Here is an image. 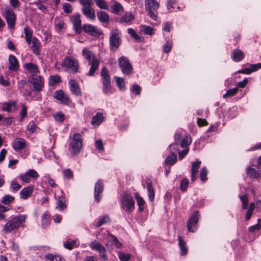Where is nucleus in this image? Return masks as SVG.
<instances>
[{
    "label": "nucleus",
    "mask_w": 261,
    "mask_h": 261,
    "mask_svg": "<svg viewBox=\"0 0 261 261\" xmlns=\"http://www.w3.org/2000/svg\"><path fill=\"white\" fill-rule=\"evenodd\" d=\"M207 169L206 167L201 169L200 173V178L201 181H204L207 180Z\"/></svg>",
    "instance_id": "obj_53"
},
{
    "label": "nucleus",
    "mask_w": 261,
    "mask_h": 261,
    "mask_svg": "<svg viewBox=\"0 0 261 261\" xmlns=\"http://www.w3.org/2000/svg\"><path fill=\"white\" fill-rule=\"evenodd\" d=\"M121 207L127 212H132L135 208V202L130 195L128 194H124L121 200Z\"/></svg>",
    "instance_id": "obj_8"
},
{
    "label": "nucleus",
    "mask_w": 261,
    "mask_h": 261,
    "mask_svg": "<svg viewBox=\"0 0 261 261\" xmlns=\"http://www.w3.org/2000/svg\"><path fill=\"white\" fill-rule=\"evenodd\" d=\"M14 197L10 195H6L2 197V202L4 204H9L14 200Z\"/></svg>",
    "instance_id": "obj_40"
},
{
    "label": "nucleus",
    "mask_w": 261,
    "mask_h": 261,
    "mask_svg": "<svg viewBox=\"0 0 261 261\" xmlns=\"http://www.w3.org/2000/svg\"><path fill=\"white\" fill-rule=\"evenodd\" d=\"M110 48L111 50L116 51L119 48L121 44V38L118 30H113L110 34Z\"/></svg>",
    "instance_id": "obj_5"
},
{
    "label": "nucleus",
    "mask_w": 261,
    "mask_h": 261,
    "mask_svg": "<svg viewBox=\"0 0 261 261\" xmlns=\"http://www.w3.org/2000/svg\"><path fill=\"white\" fill-rule=\"evenodd\" d=\"M65 198L63 196H61L58 201L57 208L60 210L66 208V205L65 204Z\"/></svg>",
    "instance_id": "obj_44"
},
{
    "label": "nucleus",
    "mask_w": 261,
    "mask_h": 261,
    "mask_svg": "<svg viewBox=\"0 0 261 261\" xmlns=\"http://www.w3.org/2000/svg\"><path fill=\"white\" fill-rule=\"evenodd\" d=\"M70 21L73 24V28L76 34H80L82 32V20L79 13L72 15L70 17Z\"/></svg>",
    "instance_id": "obj_10"
},
{
    "label": "nucleus",
    "mask_w": 261,
    "mask_h": 261,
    "mask_svg": "<svg viewBox=\"0 0 261 261\" xmlns=\"http://www.w3.org/2000/svg\"><path fill=\"white\" fill-rule=\"evenodd\" d=\"M90 246L92 249L98 251L99 253H103L106 251L105 247L97 241L92 242Z\"/></svg>",
    "instance_id": "obj_21"
},
{
    "label": "nucleus",
    "mask_w": 261,
    "mask_h": 261,
    "mask_svg": "<svg viewBox=\"0 0 261 261\" xmlns=\"http://www.w3.org/2000/svg\"><path fill=\"white\" fill-rule=\"evenodd\" d=\"M30 83L33 86V91L39 92L41 91L44 86L43 77L37 74H33L30 80Z\"/></svg>",
    "instance_id": "obj_9"
},
{
    "label": "nucleus",
    "mask_w": 261,
    "mask_h": 261,
    "mask_svg": "<svg viewBox=\"0 0 261 261\" xmlns=\"http://www.w3.org/2000/svg\"><path fill=\"white\" fill-rule=\"evenodd\" d=\"M98 20L102 22L108 23L110 21L109 16L108 13L104 11H99L97 13Z\"/></svg>",
    "instance_id": "obj_26"
},
{
    "label": "nucleus",
    "mask_w": 261,
    "mask_h": 261,
    "mask_svg": "<svg viewBox=\"0 0 261 261\" xmlns=\"http://www.w3.org/2000/svg\"><path fill=\"white\" fill-rule=\"evenodd\" d=\"M238 92V87H235L232 89H229L226 91L225 94L223 95L224 98H226L229 97L234 95Z\"/></svg>",
    "instance_id": "obj_36"
},
{
    "label": "nucleus",
    "mask_w": 261,
    "mask_h": 261,
    "mask_svg": "<svg viewBox=\"0 0 261 261\" xmlns=\"http://www.w3.org/2000/svg\"><path fill=\"white\" fill-rule=\"evenodd\" d=\"M245 57V55L243 51L241 50L237 49L233 51L232 59L234 62H240Z\"/></svg>",
    "instance_id": "obj_22"
},
{
    "label": "nucleus",
    "mask_w": 261,
    "mask_h": 261,
    "mask_svg": "<svg viewBox=\"0 0 261 261\" xmlns=\"http://www.w3.org/2000/svg\"><path fill=\"white\" fill-rule=\"evenodd\" d=\"M191 142H192V139H191V137L188 136H187L182 139L181 143V145H180L181 147L182 148H185L187 146H188V145H189L191 143Z\"/></svg>",
    "instance_id": "obj_47"
},
{
    "label": "nucleus",
    "mask_w": 261,
    "mask_h": 261,
    "mask_svg": "<svg viewBox=\"0 0 261 261\" xmlns=\"http://www.w3.org/2000/svg\"><path fill=\"white\" fill-rule=\"evenodd\" d=\"M61 77L59 75H51L49 78V85L54 86L58 83L61 82Z\"/></svg>",
    "instance_id": "obj_39"
},
{
    "label": "nucleus",
    "mask_w": 261,
    "mask_h": 261,
    "mask_svg": "<svg viewBox=\"0 0 261 261\" xmlns=\"http://www.w3.org/2000/svg\"><path fill=\"white\" fill-rule=\"evenodd\" d=\"M76 241L75 240H73L71 242H67L64 243V246L65 248H66L69 250H71L73 248V246H76Z\"/></svg>",
    "instance_id": "obj_59"
},
{
    "label": "nucleus",
    "mask_w": 261,
    "mask_h": 261,
    "mask_svg": "<svg viewBox=\"0 0 261 261\" xmlns=\"http://www.w3.org/2000/svg\"><path fill=\"white\" fill-rule=\"evenodd\" d=\"M27 147L26 141L21 138H16L13 142V148L16 152H20Z\"/></svg>",
    "instance_id": "obj_17"
},
{
    "label": "nucleus",
    "mask_w": 261,
    "mask_h": 261,
    "mask_svg": "<svg viewBox=\"0 0 261 261\" xmlns=\"http://www.w3.org/2000/svg\"><path fill=\"white\" fill-rule=\"evenodd\" d=\"M135 197H136V198L137 200V204H138V206H139V210L140 212H142L144 208L143 207V205L145 203V201L141 197L138 195L137 194L136 195Z\"/></svg>",
    "instance_id": "obj_41"
},
{
    "label": "nucleus",
    "mask_w": 261,
    "mask_h": 261,
    "mask_svg": "<svg viewBox=\"0 0 261 261\" xmlns=\"http://www.w3.org/2000/svg\"><path fill=\"white\" fill-rule=\"evenodd\" d=\"M62 67L71 70L72 72H77L79 70V61L72 57H66L63 61Z\"/></svg>",
    "instance_id": "obj_6"
},
{
    "label": "nucleus",
    "mask_w": 261,
    "mask_h": 261,
    "mask_svg": "<svg viewBox=\"0 0 261 261\" xmlns=\"http://www.w3.org/2000/svg\"><path fill=\"white\" fill-rule=\"evenodd\" d=\"M239 197L241 199V201L242 203V208L244 210H245L247 208L248 205V196L246 194H244L243 195H240Z\"/></svg>",
    "instance_id": "obj_35"
},
{
    "label": "nucleus",
    "mask_w": 261,
    "mask_h": 261,
    "mask_svg": "<svg viewBox=\"0 0 261 261\" xmlns=\"http://www.w3.org/2000/svg\"><path fill=\"white\" fill-rule=\"evenodd\" d=\"M134 16L132 13H125L123 16L120 18L121 22H129L134 19Z\"/></svg>",
    "instance_id": "obj_45"
},
{
    "label": "nucleus",
    "mask_w": 261,
    "mask_h": 261,
    "mask_svg": "<svg viewBox=\"0 0 261 261\" xmlns=\"http://www.w3.org/2000/svg\"><path fill=\"white\" fill-rule=\"evenodd\" d=\"M92 4L82 5V12L87 18L94 20L95 19V14L94 9L92 7Z\"/></svg>",
    "instance_id": "obj_12"
},
{
    "label": "nucleus",
    "mask_w": 261,
    "mask_h": 261,
    "mask_svg": "<svg viewBox=\"0 0 261 261\" xmlns=\"http://www.w3.org/2000/svg\"><path fill=\"white\" fill-rule=\"evenodd\" d=\"M20 115L21 116L20 121H22L23 117L27 115V107L24 105H22V109L20 113Z\"/></svg>",
    "instance_id": "obj_63"
},
{
    "label": "nucleus",
    "mask_w": 261,
    "mask_h": 261,
    "mask_svg": "<svg viewBox=\"0 0 261 261\" xmlns=\"http://www.w3.org/2000/svg\"><path fill=\"white\" fill-rule=\"evenodd\" d=\"M177 161V156L175 153H171V155L167 156L165 162L166 164L172 165Z\"/></svg>",
    "instance_id": "obj_34"
},
{
    "label": "nucleus",
    "mask_w": 261,
    "mask_h": 261,
    "mask_svg": "<svg viewBox=\"0 0 261 261\" xmlns=\"http://www.w3.org/2000/svg\"><path fill=\"white\" fill-rule=\"evenodd\" d=\"M119 67L122 73L125 75H129L133 72V68L128 59L125 57L122 56L118 59Z\"/></svg>",
    "instance_id": "obj_7"
},
{
    "label": "nucleus",
    "mask_w": 261,
    "mask_h": 261,
    "mask_svg": "<svg viewBox=\"0 0 261 261\" xmlns=\"http://www.w3.org/2000/svg\"><path fill=\"white\" fill-rule=\"evenodd\" d=\"M103 120V114L101 113H97L93 117L91 121V124L95 126H98Z\"/></svg>",
    "instance_id": "obj_23"
},
{
    "label": "nucleus",
    "mask_w": 261,
    "mask_h": 261,
    "mask_svg": "<svg viewBox=\"0 0 261 261\" xmlns=\"http://www.w3.org/2000/svg\"><path fill=\"white\" fill-rule=\"evenodd\" d=\"M5 18L8 26L10 29H14L15 25L16 15L10 8L6 9Z\"/></svg>",
    "instance_id": "obj_11"
},
{
    "label": "nucleus",
    "mask_w": 261,
    "mask_h": 261,
    "mask_svg": "<svg viewBox=\"0 0 261 261\" xmlns=\"http://www.w3.org/2000/svg\"><path fill=\"white\" fill-rule=\"evenodd\" d=\"M109 237L110 238V241L112 245L116 246L117 248H120L121 247L122 244L116 237L112 234H110Z\"/></svg>",
    "instance_id": "obj_37"
},
{
    "label": "nucleus",
    "mask_w": 261,
    "mask_h": 261,
    "mask_svg": "<svg viewBox=\"0 0 261 261\" xmlns=\"http://www.w3.org/2000/svg\"><path fill=\"white\" fill-rule=\"evenodd\" d=\"M16 102L14 101H9L5 102L2 107V110L8 112H12L16 108Z\"/></svg>",
    "instance_id": "obj_30"
},
{
    "label": "nucleus",
    "mask_w": 261,
    "mask_h": 261,
    "mask_svg": "<svg viewBox=\"0 0 261 261\" xmlns=\"http://www.w3.org/2000/svg\"><path fill=\"white\" fill-rule=\"evenodd\" d=\"M24 33L26 42L28 45H30L34 38L33 37V31L29 27H25L24 28Z\"/></svg>",
    "instance_id": "obj_28"
},
{
    "label": "nucleus",
    "mask_w": 261,
    "mask_h": 261,
    "mask_svg": "<svg viewBox=\"0 0 261 261\" xmlns=\"http://www.w3.org/2000/svg\"><path fill=\"white\" fill-rule=\"evenodd\" d=\"M45 259L47 261H61L60 256L48 253L45 255Z\"/></svg>",
    "instance_id": "obj_43"
},
{
    "label": "nucleus",
    "mask_w": 261,
    "mask_h": 261,
    "mask_svg": "<svg viewBox=\"0 0 261 261\" xmlns=\"http://www.w3.org/2000/svg\"><path fill=\"white\" fill-rule=\"evenodd\" d=\"M178 245L180 249L181 255H185L187 254L188 248L186 246V242L183 240L181 237L178 236Z\"/></svg>",
    "instance_id": "obj_25"
},
{
    "label": "nucleus",
    "mask_w": 261,
    "mask_h": 261,
    "mask_svg": "<svg viewBox=\"0 0 261 261\" xmlns=\"http://www.w3.org/2000/svg\"><path fill=\"white\" fill-rule=\"evenodd\" d=\"M54 117L56 121L62 122L65 119L64 115L61 112H57L54 115Z\"/></svg>",
    "instance_id": "obj_51"
},
{
    "label": "nucleus",
    "mask_w": 261,
    "mask_h": 261,
    "mask_svg": "<svg viewBox=\"0 0 261 261\" xmlns=\"http://www.w3.org/2000/svg\"><path fill=\"white\" fill-rule=\"evenodd\" d=\"M34 4L42 12H45L47 10V7L45 5L42 4V2L41 1L35 2H34Z\"/></svg>",
    "instance_id": "obj_56"
},
{
    "label": "nucleus",
    "mask_w": 261,
    "mask_h": 261,
    "mask_svg": "<svg viewBox=\"0 0 261 261\" xmlns=\"http://www.w3.org/2000/svg\"><path fill=\"white\" fill-rule=\"evenodd\" d=\"M123 11L122 6L118 2H115L112 7V12L116 14H120Z\"/></svg>",
    "instance_id": "obj_32"
},
{
    "label": "nucleus",
    "mask_w": 261,
    "mask_h": 261,
    "mask_svg": "<svg viewBox=\"0 0 261 261\" xmlns=\"http://www.w3.org/2000/svg\"><path fill=\"white\" fill-rule=\"evenodd\" d=\"M13 192H16L18 191L21 187V185H20L17 182L16 180H13L11 181L10 184Z\"/></svg>",
    "instance_id": "obj_52"
},
{
    "label": "nucleus",
    "mask_w": 261,
    "mask_h": 261,
    "mask_svg": "<svg viewBox=\"0 0 261 261\" xmlns=\"http://www.w3.org/2000/svg\"><path fill=\"white\" fill-rule=\"evenodd\" d=\"M63 9L65 13H70L72 11L71 5L68 3H65L63 5Z\"/></svg>",
    "instance_id": "obj_61"
},
{
    "label": "nucleus",
    "mask_w": 261,
    "mask_h": 261,
    "mask_svg": "<svg viewBox=\"0 0 261 261\" xmlns=\"http://www.w3.org/2000/svg\"><path fill=\"white\" fill-rule=\"evenodd\" d=\"M42 225L47 226L50 222V218L48 215L44 214L42 217Z\"/></svg>",
    "instance_id": "obj_60"
},
{
    "label": "nucleus",
    "mask_w": 261,
    "mask_h": 261,
    "mask_svg": "<svg viewBox=\"0 0 261 261\" xmlns=\"http://www.w3.org/2000/svg\"><path fill=\"white\" fill-rule=\"evenodd\" d=\"M141 89L140 86L138 85H134L132 87V91L136 93V95H140Z\"/></svg>",
    "instance_id": "obj_64"
},
{
    "label": "nucleus",
    "mask_w": 261,
    "mask_h": 261,
    "mask_svg": "<svg viewBox=\"0 0 261 261\" xmlns=\"http://www.w3.org/2000/svg\"><path fill=\"white\" fill-rule=\"evenodd\" d=\"M64 177L66 179H71L73 177V173L69 169H65L63 171Z\"/></svg>",
    "instance_id": "obj_57"
},
{
    "label": "nucleus",
    "mask_w": 261,
    "mask_h": 261,
    "mask_svg": "<svg viewBox=\"0 0 261 261\" xmlns=\"http://www.w3.org/2000/svg\"><path fill=\"white\" fill-rule=\"evenodd\" d=\"M145 10L149 16L154 20L158 19L156 11L160 4L156 0H145Z\"/></svg>",
    "instance_id": "obj_3"
},
{
    "label": "nucleus",
    "mask_w": 261,
    "mask_h": 261,
    "mask_svg": "<svg viewBox=\"0 0 261 261\" xmlns=\"http://www.w3.org/2000/svg\"><path fill=\"white\" fill-rule=\"evenodd\" d=\"M54 97L60 101L63 104H67L70 101L69 96L64 94L62 90L56 91L54 94Z\"/></svg>",
    "instance_id": "obj_16"
},
{
    "label": "nucleus",
    "mask_w": 261,
    "mask_h": 261,
    "mask_svg": "<svg viewBox=\"0 0 261 261\" xmlns=\"http://www.w3.org/2000/svg\"><path fill=\"white\" fill-rule=\"evenodd\" d=\"M32 43V45H31V48L33 53L36 55H39L40 54V49L41 46L40 41L37 38L34 37L33 38Z\"/></svg>",
    "instance_id": "obj_20"
},
{
    "label": "nucleus",
    "mask_w": 261,
    "mask_h": 261,
    "mask_svg": "<svg viewBox=\"0 0 261 261\" xmlns=\"http://www.w3.org/2000/svg\"><path fill=\"white\" fill-rule=\"evenodd\" d=\"M102 91L105 94L112 93L111 84L110 83L102 84Z\"/></svg>",
    "instance_id": "obj_55"
},
{
    "label": "nucleus",
    "mask_w": 261,
    "mask_h": 261,
    "mask_svg": "<svg viewBox=\"0 0 261 261\" xmlns=\"http://www.w3.org/2000/svg\"><path fill=\"white\" fill-rule=\"evenodd\" d=\"M189 180L187 178L183 179L179 185L180 189L182 191H186L189 185Z\"/></svg>",
    "instance_id": "obj_54"
},
{
    "label": "nucleus",
    "mask_w": 261,
    "mask_h": 261,
    "mask_svg": "<svg viewBox=\"0 0 261 261\" xmlns=\"http://www.w3.org/2000/svg\"><path fill=\"white\" fill-rule=\"evenodd\" d=\"M119 258L121 261H128L132 255L129 253H125L122 251H119L118 253Z\"/></svg>",
    "instance_id": "obj_38"
},
{
    "label": "nucleus",
    "mask_w": 261,
    "mask_h": 261,
    "mask_svg": "<svg viewBox=\"0 0 261 261\" xmlns=\"http://www.w3.org/2000/svg\"><path fill=\"white\" fill-rule=\"evenodd\" d=\"M147 189L148 192V195L150 201H152L154 197V192L152 187V181L148 179L147 183Z\"/></svg>",
    "instance_id": "obj_31"
},
{
    "label": "nucleus",
    "mask_w": 261,
    "mask_h": 261,
    "mask_svg": "<svg viewBox=\"0 0 261 261\" xmlns=\"http://www.w3.org/2000/svg\"><path fill=\"white\" fill-rule=\"evenodd\" d=\"M104 185L101 179L98 180L94 187V198L97 202L100 201Z\"/></svg>",
    "instance_id": "obj_13"
},
{
    "label": "nucleus",
    "mask_w": 261,
    "mask_h": 261,
    "mask_svg": "<svg viewBox=\"0 0 261 261\" xmlns=\"http://www.w3.org/2000/svg\"><path fill=\"white\" fill-rule=\"evenodd\" d=\"M33 190V188L30 186L23 188L20 192L21 198L23 199H27L32 194Z\"/></svg>",
    "instance_id": "obj_27"
},
{
    "label": "nucleus",
    "mask_w": 261,
    "mask_h": 261,
    "mask_svg": "<svg viewBox=\"0 0 261 261\" xmlns=\"http://www.w3.org/2000/svg\"><path fill=\"white\" fill-rule=\"evenodd\" d=\"M27 129L31 133H34L36 129V125L34 121H31L28 126Z\"/></svg>",
    "instance_id": "obj_58"
},
{
    "label": "nucleus",
    "mask_w": 261,
    "mask_h": 261,
    "mask_svg": "<svg viewBox=\"0 0 261 261\" xmlns=\"http://www.w3.org/2000/svg\"><path fill=\"white\" fill-rule=\"evenodd\" d=\"M246 172L248 175H249L250 177H253L254 178H257L259 176L260 173L255 170L254 168H252L251 166H250L247 168L246 170Z\"/></svg>",
    "instance_id": "obj_33"
},
{
    "label": "nucleus",
    "mask_w": 261,
    "mask_h": 261,
    "mask_svg": "<svg viewBox=\"0 0 261 261\" xmlns=\"http://www.w3.org/2000/svg\"><path fill=\"white\" fill-rule=\"evenodd\" d=\"M198 221V211H195L191 217L189 218L187 226L189 231L194 232L195 230V227L196 226Z\"/></svg>",
    "instance_id": "obj_14"
},
{
    "label": "nucleus",
    "mask_w": 261,
    "mask_h": 261,
    "mask_svg": "<svg viewBox=\"0 0 261 261\" xmlns=\"http://www.w3.org/2000/svg\"><path fill=\"white\" fill-rule=\"evenodd\" d=\"M201 164V161H196L193 162L192 164L191 171L194 173H197L198 171L199 168Z\"/></svg>",
    "instance_id": "obj_48"
},
{
    "label": "nucleus",
    "mask_w": 261,
    "mask_h": 261,
    "mask_svg": "<svg viewBox=\"0 0 261 261\" xmlns=\"http://www.w3.org/2000/svg\"><path fill=\"white\" fill-rule=\"evenodd\" d=\"M82 30L92 36H98L101 34L100 31L96 27L90 24H84Z\"/></svg>",
    "instance_id": "obj_15"
},
{
    "label": "nucleus",
    "mask_w": 261,
    "mask_h": 261,
    "mask_svg": "<svg viewBox=\"0 0 261 261\" xmlns=\"http://www.w3.org/2000/svg\"><path fill=\"white\" fill-rule=\"evenodd\" d=\"M69 85L70 86V90L72 94L75 95H81V92L79 85L74 80H70L69 81Z\"/></svg>",
    "instance_id": "obj_18"
},
{
    "label": "nucleus",
    "mask_w": 261,
    "mask_h": 261,
    "mask_svg": "<svg viewBox=\"0 0 261 261\" xmlns=\"http://www.w3.org/2000/svg\"><path fill=\"white\" fill-rule=\"evenodd\" d=\"M116 82L117 86L120 89H123L125 87V81L123 78L120 77H116Z\"/></svg>",
    "instance_id": "obj_50"
},
{
    "label": "nucleus",
    "mask_w": 261,
    "mask_h": 261,
    "mask_svg": "<svg viewBox=\"0 0 261 261\" xmlns=\"http://www.w3.org/2000/svg\"><path fill=\"white\" fill-rule=\"evenodd\" d=\"M82 147V136L79 133L74 134L73 139L70 144L71 153L73 155H77Z\"/></svg>",
    "instance_id": "obj_4"
},
{
    "label": "nucleus",
    "mask_w": 261,
    "mask_h": 261,
    "mask_svg": "<svg viewBox=\"0 0 261 261\" xmlns=\"http://www.w3.org/2000/svg\"><path fill=\"white\" fill-rule=\"evenodd\" d=\"M26 172L30 177L35 178L38 176V173L34 169H30Z\"/></svg>",
    "instance_id": "obj_62"
},
{
    "label": "nucleus",
    "mask_w": 261,
    "mask_h": 261,
    "mask_svg": "<svg viewBox=\"0 0 261 261\" xmlns=\"http://www.w3.org/2000/svg\"><path fill=\"white\" fill-rule=\"evenodd\" d=\"M257 224L253 225L249 228V231L251 232H254L256 230H259L261 228V219L257 220Z\"/></svg>",
    "instance_id": "obj_49"
},
{
    "label": "nucleus",
    "mask_w": 261,
    "mask_h": 261,
    "mask_svg": "<svg viewBox=\"0 0 261 261\" xmlns=\"http://www.w3.org/2000/svg\"><path fill=\"white\" fill-rule=\"evenodd\" d=\"M100 75L101 77L102 84H107L111 83V78L109 73V71L106 67H103L101 71Z\"/></svg>",
    "instance_id": "obj_24"
},
{
    "label": "nucleus",
    "mask_w": 261,
    "mask_h": 261,
    "mask_svg": "<svg viewBox=\"0 0 261 261\" xmlns=\"http://www.w3.org/2000/svg\"><path fill=\"white\" fill-rule=\"evenodd\" d=\"M9 63L10 65L9 69L13 71H17L19 68V63L17 58L13 55H10L9 57Z\"/></svg>",
    "instance_id": "obj_19"
},
{
    "label": "nucleus",
    "mask_w": 261,
    "mask_h": 261,
    "mask_svg": "<svg viewBox=\"0 0 261 261\" xmlns=\"http://www.w3.org/2000/svg\"><path fill=\"white\" fill-rule=\"evenodd\" d=\"M96 5L101 9L107 10L108 6L105 0H94Z\"/></svg>",
    "instance_id": "obj_46"
},
{
    "label": "nucleus",
    "mask_w": 261,
    "mask_h": 261,
    "mask_svg": "<svg viewBox=\"0 0 261 261\" xmlns=\"http://www.w3.org/2000/svg\"><path fill=\"white\" fill-rule=\"evenodd\" d=\"M110 221V218L108 216H104L100 218L96 224V227H99L101 225Z\"/></svg>",
    "instance_id": "obj_42"
},
{
    "label": "nucleus",
    "mask_w": 261,
    "mask_h": 261,
    "mask_svg": "<svg viewBox=\"0 0 261 261\" xmlns=\"http://www.w3.org/2000/svg\"><path fill=\"white\" fill-rule=\"evenodd\" d=\"M82 54L88 61L89 65H91L88 75L89 76H93L95 71L98 68L99 62L95 57L94 53L87 48L83 49Z\"/></svg>",
    "instance_id": "obj_2"
},
{
    "label": "nucleus",
    "mask_w": 261,
    "mask_h": 261,
    "mask_svg": "<svg viewBox=\"0 0 261 261\" xmlns=\"http://www.w3.org/2000/svg\"><path fill=\"white\" fill-rule=\"evenodd\" d=\"M26 218V215H19L12 218L4 226L3 231L8 234L17 229L25 221Z\"/></svg>",
    "instance_id": "obj_1"
},
{
    "label": "nucleus",
    "mask_w": 261,
    "mask_h": 261,
    "mask_svg": "<svg viewBox=\"0 0 261 261\" xmlns=\"http://www.w3.org/2000/svg\"><path fill=\"white\" fill-rule=\"evenodd\" d=\"M25 69L32 72L33 74H37L39 72V70L37 66L32 63H26L24 65Z\"/></svg>",
    "instance_id": "obj_29"
}]
</instances>
